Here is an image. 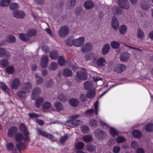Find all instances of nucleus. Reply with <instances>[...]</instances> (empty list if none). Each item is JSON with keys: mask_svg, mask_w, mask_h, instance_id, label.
<instances>
[{"mask_svg": "<svg viewBox=\"0 0 153 153\" xmlns=\"http://www.w3.org/2000/svg\"><path fill=\"white\" fill-rule=\"evenodd\" d=\"M79 115L75 114L69 117V120L67 121L66 124L69 126L74 127L78 126L80 124V121L79 120H76V119L79 118Z\"/></svg>", "mask_w": 153, "mask_h": 153, "instance_id": "f257e3e1", "label": "nucleus"}, {"mask_svg": "<svg viewBox=\"0 0 153 153\" xmlns=\"http://www.w3.org/2000/svg\"><path fill=\"white\" fill-rule=\"evenodd\" d=\"M36 132L39 135L46 137L53 141H55L56 140V139L53 138L54 137L52 134L47 133L45 131L41 128L37 129Z\"/></svg>", "mask_w": 153, "mask_h": 153, "instance_id": "f03ea898", "label": "nucleus"}, {"mask_svg": "<svg viewBox=\"0 0 153 153\" xmlns=\"http://www.w3.org/2000/svg\"><path fill=\"white\" fill-rule=\"evenodd\" d=\"M69 33V29L66 26L61 27L58 31V35L61 37L63 38L66 36Z\"/></svg>", "mask_w": 153, "mask_h": 153, "instance_id": "7ed1b4c3", "label": "nucleus"}, {"mask_svg": "<svg viewBox=\"0 0 153 153\" xmlns=\"http://www.w3.org/2000/svg\"><path fill=\"white\" fill-rule=\"evenodd\" d=\"M77 77L80 79L85 80L87 78V72L86 70L83 69L77 73Z\"/></svg>", "mask_w": 153, "mask_h": 153, "instance_id": "20e7f679", "label": "nucleus"}, {"mask_svg": "<svg viewBox=\"0 0 153 153\" xmlns=\"http://www.w3.org/2000/svg\"><path fill=\"white\" fill-rule=\"evenodd\" d=\"M13 17L17 19L23 18L25 16V13L22 10H14L12 13Z\"/></svg>", "mask_w": 153, "mask_h": 153, "instance_id": "39448f33", "label": "nucleus"}, {"mask_svg": "<svg viewBox=\"0 0 153 153\" xmlns=\"http://www.w3.org/2000/svg\"><path fill=\"white\" fill-rule=\"evenodd\" d=\"M32 85L29 82L24 83L22 85V89L27 93H29L32 89Z\"/></svg>", "mask_w": 153, "mask_h": 153, "instance_id": "423d86ee", "label": "nucleus"}, {"mask_svg": "<svg viewBox=\"0 0 153 153\" xmlns=\"http://www.w3.org/2000/svg\"><path fill=\"white\" fill-rule=\"evenodd\" d=\"M126 65L123 64H119L115 66L114 70L116 72L120 73L124 71L126 69Z\"/></svg>", "mask_w": 153, "mask_h": 153, "instance_id": "0eeeda50", "label": "nucleus"}, {"mask_svg": "<svg viewBox=\"0 0 153 153\" xmlns=\"http://www.w3.org/2000/svg\"><path fill=\"white\" fill-rule=\"evenodd\" d=\"M118 3L119 6L125 9H128L129 8V4L127 0H118Z\"/></svg>", "mask_w": 153, "mask_h": 153, "instance_id": "6e6552de", "label": "nucleus"}, {"mask_svg": "<svg viewBox=\"0 0 153 153\" xmlns=\"http://www.w3.org/2000/svg\"><path fill=\"white\" fill-rule=\"evenodd\" d=\"M130 56V54L128 52H123L120 54V59L122 62H126L129 59Z\"/></svg>", "mask_w": 153, "mask_h": 153, "instance_id": "1a4fd4ad", "label": "nucleus"}, {"mask_svg": "<svg viewBox=\"0 0 153 153\" xmlns=\"http://www.w3.org/2000/svg\"><path fill=\"white\" fill-rule=\"evenodd\" d=\"M85 39V38L82 37L74 39V45L77 47L80 46L84 43Z\"/></svg>", "mask_w": 153, "mask_h": 153, "instance_id": "9d476101", "label": "nucleus"}, {"mask_svg": "<svg viewBox=\"0 0 153 153\" xmlns=\"http://www.w3.org/2000/svg\"><path fill=\"white\" fill-rule=\"evenodd\" d=\"M48 59L47 56L44 55L42 56L40 62V65L42 68H45L47 66Z\"/></svg>", "mask_w": 153, "mask_h": 153, "instance_id": "9b49d317", "label": "nucleus"}, {"mask_svg": "<svg viewBox=\"0 0 153 153\" xmlns=\"http://www.w3.org/2000/svg\"><path fill=\"white\" fill-rule=\"evenodd\" d=\"M92 48V45L90 43L87 42L82 46V50L83 52L86 53L91 51Z\"/></svg>", "mask_w": 153, "mask_h": 153, "instance_id": "f8f14e48", "label": "nucleus"}, {"mask_svg": "<svg viewBox=\"0 0 153 153\" xmlns=\"http://www.w3.org/2000/svg\"><path fill=\"white\" fill-rule=\"evenodd\" d=\"M41 93V89L40 88L36 87L34 88L33 91L31 95V98L32 100H35L36 96L39 95Z\"/></svg>", "mask_w": 153, "mask_h": 153, "instance_id": "ddd939ff", "label": "nucleus"}, {"mask_svg": "<svg viewBox=\"0 0 153 153\" xmlns=\"http://www.w3.org/2000/svg\"><path fill=\"white\" fill-rule=\"evenodd\" d=\"M95 136L98 139L101 138L105 134V133L103 131L97 129L94 132Z\"/></svg>", "mask_w": 153, "mask_h": 153, "instance_id": "4468645a", "label": "nucleus"}, {"mask_svg": "<svg viewBox=\"0 0 153 153\" xmlns=\"http://www.w3.org/2000/svg\"><path fill=\"white\" fill-rule=\"evenodd\" d=\"M111 25L114 30H117L119 26V23L117 19L115 17L112 18L111 22Z\"/></svg>", "mask_w": 153, "mask_h": 153, "instance_id": "2eb2a0df", "label": "nucleus"}, {"mask_svg": "<svg viewBox=\"0 0 153 153\" xmlns=\"http://www.w3.org/2000/svg\"><path fill=\"white\" fill-rule=\"evenodd\" d=\"M18 128L14 126L9 129L8 132V135L10 137H13L16 133L17 132Z\"/></svg>", "mask_w": 153, "mask_h": 153, "instance_id": "dca6fc26", "label": "nucleus"}, {"mask_svg": "<svg viewBox=\"0 0 153 153\" xmlns=\"http://www.w3.org/2000/svg\"><path fill=\"white\" fill-rule=\"evenodd\" d=\"M20 84V80L16 78L13 79L11 84V86L13 89H16L18 88Z\"/></svg>", "mask_w": 153, "mask_h": 153, "instance_id": "f3484780", "label": "nucleus"}, {"mask_svg": "<svg viewBox=\"0 0 153 153\" xmlns=\"http://www.w3.org/2000/svg\"><path fill=\"white\" fill-rule=\"evenodd\" d=\"M84 6L86 9H91L94 7V3L92 1L88 0L85 2Z\"/></svg>", "mask_w": 153, "mask_h": 153, "instance_id": "a211bd4d", "label": "nucleus"}, {"mask_svg": "<svg viewBox=\"0 0 153 153\" xmlns=\"http://www.w3.org/2000/svg\"><path fill=\"white\" fill-rule=\"evenodd\" d=\"M16 38L13 35H8L6 36L5 38V40L8 42L10 43L14 42L16 41Z\"/></svg>", "mask_w": 153, "mask_h": 153, "instance_id": "6ab92c4d", "label": "nucleus"}, {"mask_svg": "<svg viewBox=\"0 0 153 153\" xmlns=\"http://www.w3.org/2000/svg\"><path fill=\"white\" fill-rule=\"evenodd\" d=\"M36 101L35 105L36 107L37 108H39L44 101V98L42 97H39L35 99Z\"/></svg>", "mask_w": 153, "mask_h": 153, "instance_id": "aec40b11", "label": "nucleus"}, {"mask_svg": "<svg viewBox=\"0 0 153 153\" xmlns=\"http://www.w3.org/2000/svg\"><path fill=\"white\" fill-rule=\"evenodd\" d=\"M28 94L22 89L21 90L17 92V96L20 98L25 99L27 97L26 94Z\"/></svg>", "mask_w": 153, "mask_h": 153, "instance_id": "412c9836", "label": "nucleus"}, {"mask_svg": "<svg viewBox=\"0 0 153 153\" xmlns=\"http://www.w3.org/2000/svg\"><path fill=\"white\" fill-rule=\"evenodd\" d=\"M19 38L23 41H27L30 39V37L28 35L23 33H21L19 35Z\"/></svg>", "mask_w": 153, "mask_h": 153, "instance_id": "4be33fe9", "label": "nucleus"}, {"mask_svg": "<svg viewBox=\"0 0 153 153\" xmlns=\"http://www.w3.org/2000/svg\"><path fill=\"white\" fill-rule=\"evenodd\" d=\"M62 74L65 76L69 77L72 76V73L71 70L66 68L63 70L62 72Z\"/></svg>", "mask_w": 153, "mask_h": 153, "instance_id": "5701e85b", "label": "nucleus"}, {"mask_svg": "<svg viewBox=\"0 0 153 153\" xmlns=\"http://www.w3.org/2000/svg\"><path fill=\"white\" fill-rule=\"evenodd\" d=\"M58 56V53L57 51L53 50L51 51L50 54V58L53 59H56Z\"/></svg>", "mask_w": 153, "mask_h": 153, "instance_id": "b1692460", "label": "nucleus"}, {"mask_svg": "<svg viewBox=\"0 0 153 153\" xmlns=\"http://www.w3.org/2000/svg\"><path fill=\"white\" fill-rule=\"evenodd\" d=\"M110 48L109 44H106L104 45L102 50V53L103 55H105L109 51Z\"/></svg>", "mask_w": 153, "mask_h": 153, "instance_id": "393cba45", "label": "nucleus"}, {"mask_svg": "<svg viewBox=\"0 0 153 153\" xmlns=\"http://www.w3.org/2000/svg\"><path fill=\"white\" fill-rule=\"evenodd\" d=\"M15 139L17 142L21 141L24 138L23 135L20 133H16L15 135Z\"/></svg>", "mask_w": 153, "mask_h": 153, "instance_id": "a878e982", "label": "nucleus"}, {"mask_svg": "<svg viewBox=\"0 0 153 153\" xmlns=\"http://www.w3.org/2000/svg\"><path fill=\"white\" fill-rule=\"evenodd\" d=\"M3 55H4L7 57L10 56V54L9 52H7L5 48H0V57H2Z\"/></svg>", "mask_w": 153, "mask_h": 153, "instance_id": "bb28decb", "label": "nucleus"}, {"mask_svg": "<svg viewBox=\"0 0 153 153\" xmlns=\"http://www.w3.org/2000/svg\"><path fill=\"white\" fill-rule=\"evenodd\" d=\"M105 59L103 57H101L97 60L96 63L98 66L101 67L105 65Z\"/></svg>", "mask_w": 153, "mask_h": 153, "instance_id": "cd10ccee", "label": "nucleus"}, {"mask_svg": "<svg viewBox=\"0 0 153 153\" xmlns=\"http://www.w3.org/2000/svg\"><path fill=\"white\" fill-rule=\"evenodd\" d=\"M19 129L23 133L24 135H26L29 134L27 128L23 124H21L19 126Z\"/></svg>", "mask_w": 153, "mask_h": 153, "instance_id": "c85d7f7f", "label": "nucleus"}, {"mask_svg": "<svg viewBox=\"0 0 153 153\" xmlns=\"http://www.w3.org/2000/svg\"><path fill=\"white\" fill-rule=\"evenodd\" d=\"M92 58L94 59L93 61V62L95 63L96 62V58L94 57V55L92 53L87 54L85 57V60L87 61L91 60Z\"/></svg>", "mask_w": 153, "mask_h": 153, "instance_id": "c756f323", "label": "nucleus"}, {"mask_svg": "<svg viewBox=\"0 0 153 153\" xmlns=\"http://www.w3.org/2000/svg\"><path fill=\"white\" fill-rule=\"evenodd\" d=\"M74 38L73 36H71L67 39L66 41V44L67 45L69 46H71L74 45Z\"/></svg>", "mask_w": 153, "mask_h": 153, "instance_id": "7c9ffc66", "label": "nucleus"}, {"mask_svg": "<svg viewBox=\"0 0 153 153\" xmlns=\"http://www.w3.org/2000/svg\"><path fill=\"white\" fill-rule=\"evenodd\" d=\"M69 103L72 106L76 107L78 105L79 101L77 99L72 98L69 100Z\"/></svg>", "mask_w": 153, "mask_h": 153, "instance_id": "2f4dec72", "label": "nucleus"}, {"mask_svg": "<svg viewBox=\"0 0 153 153\" xmlns=\"http://www.w3.org/2000/svg\"><path fill=\"white\" fill-rule=\"evenodd\" d=\"M76 3V0H69L67 2V6L69 9L72 8Z\"/></svg>", "mask_w": 153, "mask_h": 153, "instance_id": "473e14b6", "label": "nucleus"}, {"mask_svg": "<svg viewBox=\"0 0 153 153\" xmlns=\"http://www.w3.org/2000/svg\"><path fill=\"white\" fill-rule=\"evenodd\" d=\"M52 104L50 102H46L42 105V108L43 109H48L52 107Z\"/></svg>", "mask_w": 153, "mask_h": 153, "instance_id": "72a5a7b5", "label": "nucleus"}, {"mask_svg": "<svg viewBox=\"0 0 153 153\" xmlns=\"http://www.w3.org/2000/svg\"><path fill=\"white\" fill-rule=\"evenodd\" d=\"M111 45L112 48L115 49H117L120 47V43L119 42L114 41L111 42Z\"/></svg>", "mask_w": 153, "mask_h": 153, "instance_id": "f704fd0d", "label": "nucleus"}, {"mask_svg": "<svg viewBox=\"0 0 153 153\" xmlns=\"http://www.w3.org/2000/svg\"><path fill=\"white\" fill-rule=\"evenodd\" d=\"M95 91L94 90H92L88 91L86 94V97L88 98H91L95 96Z\"/></svg>", "mask_w": 153, "mask_h": 153, "instance_id": "c9c22d12", "label": "nucleus"}, {"mask_svg": "<svg viewBox=\"0 0 153 153\" xmlns=\"http://www.w3.org/2000/svg\"><path fill=\"white\" fill-rule=\"evenodd\" d=\"M127 27L125 25H123L120 26L119 28V32L122 34H125L127 31Z\"/></svg>", "mask_w": 153, "mask_h": 153, "instance_id": "e433bc0d", "label": "nucleus"}, {"mask_svg": "<svg viewBox=\"0 0 153 153\" xmlns=\"http://www.w3.org/2000/svg\"><path fill=\"white\" fill-rule=\"evenodd\" d=\"M86 149L89 152H92L95 150V146L94 145L88 144L86 146Z\"/></svg>", "mask_w": 153, "mask_h": 153, "instance_id": "4c0bfd02", "label": "nucleus"}, {"mask_svg": "<svg viewBox=\"0 0 153 153\" xmlns=\"http://www.w3.org/2000/svg\"><path fill=\"white\" fill-rule=\"evenodd\" d=\"M9 64L8 61L5 59L0 60V66L1 68H4Z\"/></svg>", "mask_w": 153, "mask_h": 153, "instance_id": "58836bf2", "label": "nucleus"}, {"mask_svg": "<svg viewBox=\"0 0 153 153\" xmlns=\"http://www.w3.org/2000/svg\"><path fill=\"white\" fill-rule=\"evenodd\" d=\"M93 139L91 135H88L84 136L83 137V141L86 142H89L91 141Z\"/></svg>", "mask_w": 153, "mask_h": 153, "instance_id": "ea45409f", "label": "nucleus"}, {"mask_svg": "<svg viewBox=\"0 0 153 153\" xmlns=\"http://www.w3.org/2000/svg\"><path fill=\"white\" fill-rule=\"evenodd\" d=\"M81 131L83 133H87L89 130V127L86 125H83L81 127Z\"/></svg>", "mask_w": 153, "mask_h": 153, "instance_id": "a19ab883", "label": "nucleus"}, {"mask_svg": "<svg viewBox=\"0 0 153 153\" xmlns=\"http://www.w3.org/2000/svg\"><path fill=\"white\" fill-rule=\"evenodd\" d=\"M144 36V34L143 30L139 29L137 31V37L140 39H142L143 38Z\"/></svg>", "mask_w": 153, "mask_h": 153, "instance_id": "79ce46f5", "label": "nucleus"}, {"mask_svg": "<svg viewBox=\"0 0 153 153\" xmlns=\"http://www.w3.org/2000/svg\"><path fill=\"white\" fill-rule=\"evenodd\" d=\"M94 110L93 108L89 109L85 112V114L88 117H92L94 114Z\"/></svg>", "mask_w": 153, "mask_h": 153, "instance_id": "37998d69", "label": "nucleus"}, {"mask_svg": "<svg viewBox=\"0 0 153 153\" xmlns=\"http://www.w3.org/2000/svg\"><path fill=\"white\" fill-rule=\"evenodd\" d=\"M59 64L62 66L64 65L66 62L64 58L62 56H60L58 59Z\"/></svg>", "mask_w": 153, "mask_h": 153, "instance_id": "c03bdc74", "label": "nucleus"}, {"mask_svg": "<svg viewBox=\"0 0 153 153\" xmlns=\"http://www.w3.org/2000/svg\"><path fill=\"white\" fill-rule=\"evenodd\" d=\"M54 107L58 111H60L62 108V104L59 102L55 103L54 104Z\"/></svg>", "mask_w": 153, "mask_h": 153, "instance_id": "a18cd8bd", "label": "nucleus"}, {"mask_svg": "<svg viewBox=\"0 0 153 153\" xmlns=\"http://www.w3.org/2000/svg\"><path fill=\"white\" fill-rule=\"evenodd\" d=\"M145 129L147 131H151L153 130V124L152 123H148L145 127Z\"/></svg>", "mask_w": 153, "mask_h": 153, "instance_id": "49530a36", "label": "nucleus"}, {"mask_svg": "<svg viewBox=\"0 0 153 153\" xmlns=\"http://www.w3.org/2000/svg\"><path fill=\"white\" fill-rule=\"evenodd\" d=\"M10 2V0H2L0 2L1 6L5 7L8 6Z\"/></svg>", "mask_w": 153, "mask_h": 153, "instance_id": "de8ad7c7", "label": "nucleus"}, {"mask_svg": "<svg viewBox=\"0 0 153 153\" xmlns=\"http://www.w3.org/2000/svg\"><path fill=\"white\" fill-rule=\"evenodd\" d=\"M132 134L134 137L136 138L140 137L142 136V134L141 132L137 130H134L133 131Z\"/></svg>", "mask_w": 153, "mask_h": 153, "instance_id": "09e8293b", "label": "nucleus"}, {"mask_svg": "<svg viewBox=\"0 0 153 153\" xmlns=\"http://www.w3.org/2000/svg\"><path fill=\"white\" fill-rule=\"evenodd\" d=\"M57 68V64L55 62H52L49 66V68L51 70H54L56 69Z\"/></svg>", "mask_w": 153, "mask_h": 153, "instance_id": "8fccbe9b", "label": "nucleus"}, {"mask_svg": "<svg viewBox=\"0 0 153 153\" xmlns=\"http://www.w3.org/2000/svg\"><path fill=\"white\" fill-rule=\"evenodd\" d=\"M36 33V30L33 29L29 30L27 32V34L28 35L30 38L35 35Z\"/></svg>", "mask_w": 153, "mask_h": 153, "instance_id": "3c124183", "label": "nucleus"}, {"mask_svg": "<svg viewBox=\"0 0 153 153\" xmlns=\"http://www.w3.org/2000/svg\"><path fill=\"white\" fill-rule=\"evenodd\" d=\"M14 71V68L13 66H8L6 69V72L9 74H12Z\"/></svg>", "mask_w": 153, "mask_h": 153, "instance_id": "603ef678", "label": "nucleus"}, {"mask_svg": "<svg viewBox=\"0 0 153 153\" xmlns=\"http://www.w3.org/2000/svg\"><path fill=\"white\" fill-rule=\"evenodd\" d=\"M84 147V143L82 142H79L76 144V149H83Z\"/></svg>", "mask_w": 153, "mask_h": 153, "instance_id": "864d4df0", "label": "nucleus"}, {"mask_svg": "<svg viewBox=\"0 0 153 153\" xmlns=\"http://www.w3.org/2000/svg\"><path fill=\"white\" fill-rule=\"evenodd\" d=\"M0 85L2 89L4 91L8 93L9 89L5 84L4 83L1 82Z\"/></svg>", "mask_w": 153, "mask_h": 153, "instance_id": "5fc2aeb1", "label": "nucleus"}, {"mask_svg": "<svg viewBox=\"0 0 153 153\" xmlns=\"http://www.w3.org/2000/svg\"><path fill=\"white\" fill-rule=\"evenodd\" d=\"M141 6L145 10H147L149 7V5L145 1H144L142 3Z\"/></svg>", "mask_w": 153, "mask_h": 153, "instance_id": "6e6d98bb", "label": "nucleus"}, {"mask_svg": "<svg viewBox=\"0 0 153 153\" xmlns=\"http://www.w3.org/2000/svg\"><path fill=\"white\" fill-rule=\"evenodd\" d=\"M68 138L67 135H65L64 136H61L60 139V142L62 144L64 143L65 141L67 140Z\"/></svg>", "mask_w": 153, "mask_h": 153, "instance_id": "4d7b16f0", "label": "nucleus"}, {"mask_svg": "<svg viewBox=\"0 0 153 153\" xmlns=\"http://www.w3.org/2000/svg\"><path fill=\"white\" fill-rule=\"evenodd\" d=\"M13 148L14 145L12 143H9L6 145V149L8 151H10Z\"/></svg>", "mask_w": 153, "mask_h": 153, "instance_id": "13d9d810", "label": "nucleus"}, {"mask_svg": "<svg viewBox=\"0 0 153 153\" xmlns=\"http://www.w3.org/2000/svg\"><path fill=\"white\" fill-rule=\"evenodd\" d=\"M92 85L91 82L87 81L84 83V87L87 90H89L91 87Z\"/></svg>", "mask_w": 153, "mask_h": 153, "instance_id": "bf43d9fd", "label": "nucleus"}, {"mask_svg": "<svg viewBox=\"0 0 153 153\" xmlns=\"http://www.w3.org/2000/svg\"><path fill=\"white\" fill-rule=\"evenodd\" d=\"M110 131L112 136L114 137L115 135L118 134V133L117 130L114 128H111Z\"/></svg>", "mask_w": 153, "mask_h": 153, "instance_id": "052dcab7", "label": "nucleus"}, {"mask_svg": "<svg viewBox=\"0 0 153 153\" xmlns=\"http://www.w3.org/2000/svg\"><path fill=\"white\" fill-rule=\"evenodd\" d=\"M125 140L126 139L124 137L121 136H119L116 139L117 142L119 143H123Z\"/></svg>", "mask_w": 153, "mask_h": 153, "instance_id": "680f3d73", "label": "nucleus"}, {"mask_svg": "<svg viewBox=\"0 0 153 153\" xmlns=\"http://www.w3.org/2000/svg\"><path fill=\"white\" fill-rule=\"evenodd\" d=\"M98 101H97L94 104V107L95 108V114L97 115L98 113Z\"/></svg>", "mask_w": 153, "mask_h": 153, "instance_id": "e2e57ef3", "label": "nucleus"}, {"mask_svg": "<svg viewBox=\"0 0 153 153\" xmlns=\"http://www.w3.org/2000/svg\"><path fill=\"white\" fill-rule=\"evenodd\" d=\"M19 7L18 4L16 3H14L10 6V8L11 10H13Z\"/></svg>", "mask_w": 153, "mask_h": 153, "instance_id": "0e129e2a", "label": "nucleus"}, {"mask_svg": "<svg viewBox=\"0 0 153 153\" xmlns=\"http://www.w3.org/2000/svg\"><path fill=\"white\" fill-rule=\"evenodd\" d=\"M131 145L132 147L134 149H137L138 146V143L135 141H132Z\"/></svg>", "mask_w": 153, "mask_h": 153, "instance_id": "69168bd1", "label": "nucleus"}, {"mask_svg": "<svg viewBox=\"0 0 153 153\" xmlns=\"http://www.w3.org/2000/svg\"><path fill=\"white\" fill-rule=\"evenodd\" d=\"M16 146L19 149H24L25 147L24 144L22 143L17 144Z\"/></svg>", "mask_w": 153, "mask_h": 153, "instance_id": "338daca9", "label": "nucleus"}, {"mask_svg": "<svg viewBox=\"0 0 153 153\" xmlns=\"http://www.w3.org/2000/svg\"><path fill=\"white\" fill-rule=\"evenodd\" d=\"M97 124V121L95 120L92 119L90 122V124L91 126H96Z\"/></svg>", "mask_w": 153, "mask_h": 153, "instance_id": "774afa93", "label": "nucleus"}]
</instances>
